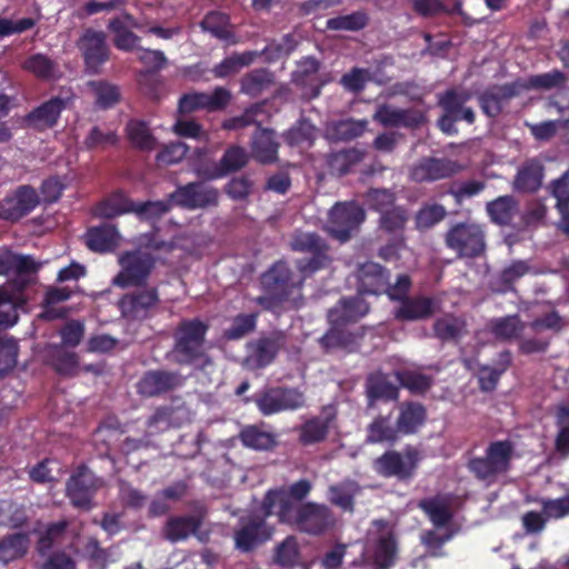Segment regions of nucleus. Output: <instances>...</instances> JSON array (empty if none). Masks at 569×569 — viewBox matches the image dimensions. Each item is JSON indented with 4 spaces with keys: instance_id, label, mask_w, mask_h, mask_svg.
Masks as SVG:
<instances>
[{
    "instance_id": "2eb2a0df",
    "label": "nucleus",
    "mask_w": 569,
    "mask_h": 569,
    "mask_svg": "<svg viewBox=\"0 0 569 569\" xmlns=\"http://www.w3.org/2000/svg\"><path fill=\"white\" fill-rule=\"evenodd\" d=\"M295 528L310 536H321L336 526L333 511L323 503L308 501L299 505Z\"/></svg>"
},
{
    "instance_id": "69168bd1",
    "label": "nucleus",
    "mask_w": 569,
    "mask_h": 569,
    "mask_svg": "<svg viewBox=\"0 0 569 569\" xmlns=\"http://www.w3.org/2000/svg\"><path fill=\"white\" fill-rule=\"evenodd\" d=\"M258 313H239L233 317L231 325L223 331V338L227 340H239L257 327Z\"/></svg>"
},
{
    "instance_id": "72a5a7b5",
    "label": "nucleus",
    "mask_w": 569,
    "mask_h": 569,
    "mask_svg": "<svg viewBox=\"0 0 569 569\" xmlns=\"http://www.w3.org/2000/svg\"><path fill=\"white\" fill-rule=\"evenodd\" d=\"M435 313V301L428 297H410L403 299L395 311V318L400 321L428 319Z\"/></svg>"
},
{
    "instance_id": "58836bf2",
    "label": "nucleus",
    "mask_w": 569,
    "mask_h": 569,
    "mask_svg": "<svg viewBox=\"0 0 569 569\" xmlns=\"http://www.w3.org/2000/svg\"><path fill=\"white\" fill-rule=\"evenodd\" d=\"M30 538L28 532H16L0 539V562L8 565L23 558L29 549Z\"/></svg>"
},
{
    "instance_id": "5701e85b",
    "label": "nucleus",
    "mask_w": 569,
    "mask_h": 569,
    "mask_svg": "<svg viewBox=\"0 0 569 569\" xmlns=\"http://www.w3.org/2000/svg\"><path fill=\"white\" fill-rule=\"evenodd\" d=\"M373 120L383 127H403L415 130L427 122V117L426 113L419 109H399L389 104H382L376 110Z\"/></svg>"
},
{
    "instance_id": "f03ea898",
    "label": "nucleus",
    "mask_w": 569,
    "mask_h": 569,
    "mask_svg": "<svg viewBox=\"0 0 569 569\" xmlns=\"http://www.w3.org/2000/svg\"><path fill=\"white\" fill-rule=\"evenodd\" d=\"M208 322L200 318L182 319L173 331L172 361L179 366H193L206 369L212 365L206 350Z\"/></svg>"
},
{
    "instance_id": "09e8293b",
    "label": "nucleus",
    "mask_w": 569,
    "mask_h": 569,
    "mask_svg": "<svg viewBox=\"0 0 569 569\" xmlns=\"http://www.w3.org/2000/svg\"><path fill=\"white\" fill-rule=\"evenodd\" d=\"M89 87L94 94V104L98 109L108 110L120 102L121 92L118 86L108 81H90Z\"/></svg>"
},
{
    "instance_id": "7c9ffc66",
    "label": "nucleus",
    "mask_w": 569,
    "mask_h": 569,
    "mask_svg": "<svg viewBox=\"0 0 569 569\" xmlns=\"http://www.w3.org/2000/svg\"><path fill=\"white\" fill-rule=\"evenodd\" d=\"M365 387L368 408H373L378 401H393L399 397L398 387L381 371L368 375Z\"/></svg>"
},
{
    "instance_id": "e433bc0d",
    "label": "nucleus",
    "mask_w": 569,
    "mask_h": 569,
    "mask_svg": "<svg viewBox=\"0 0 569 569\" xmlns=\"http://www.w3.org/2000/svg\"><path fill=\"white\" fill-rule=\"evenodd\" d=\"M426 408L419 402H403L399 406V416L396 426L400 435H412L425 423Z\"/></svg>"
},
{
    "instance_id": "13d9d810",
    "label": "nucleus",
    "mask_w": 569,
    "mask_h": 569,
    "mask_svg": "<svg viewBox=\"0 0 569 569\" xmlns=\"http://www.w3.org/2000/svg\"><path fill=\"white\" fill-rule=\"evenodd\" d=\"M248 163V154L242 147L232 146L222 154L216 177H223L242 169Z\"/></svg>"
},
{
    "instance_id": "39448f33",
    "label": "nucleus",
    "mask_w": 569,
    "mask_h": 569,
    "mask_svg": "<svg viewBox=\"0 0 569 569\" xmlns=\"http://www.w3.org/2000/svg\"><path fill=\"white\" fill-rule=\"evenodd\" d=\"M443 241L460 259H476L487 250L485 227L473 220L452 223L445 232Z\"/></svg>"
},
{
    "instance_id": "864d4df0",
    "label": "nucleus",
    "mask_w": 569,
    "mask_h": 569,
    "mask_svg": "<svg viewBox=\"0 0 569 569\" xmlns=\"http://www.w3.org/2000/svg\"><path fill=\"white\" fill-rule=\"evenodd\" d=\"M239 438L244 447L254 450H269L276 446L273 435L257 426L244 427L240 431Z\"/></svg>"
},
{
    "instance_id": "37998d69",
    "label": "nucleus",
    "mask_w": 569,
    "mask_h": 569,
    "mask_svg": "<svg viewBox=\"0 0 569 569\" xmlns=\"http://www.w3.org/2000/svg\"><path fill=\"white\" fill-rule=\"evenodd\" d=\"M273 73L267 68H257L246 73L241 81V92L256 98L268 90L273 83Z\"/></svg>"
},
{
    "instance_id": "4d7b16f0",
    "label": "nucleus",
    "mask_w": 569,
    "mask_h": 569,
    "mask_svg": "<svg viewBox=\"0 0 569 569\" xmlns=\"http://www.w3.org/2000/svg\"><path fill=\"white\" fill-rule=\"evenodd\" d=\"M23 69L40 80H51L56 76L57 63L43 53H34L24 60Z\"/></svg>"
},
{
    "instance_id": "bf43d9fd",
    "label": "nucleus",
    "mask_w": 569,
    "mask_h": 569,
    "mask_svg": "<svg viewBox=\"0 0 569 569\" xmlns=\"http://www.w3.org/2000/svg\"><path fill=\"white\" fill-rule=\"evenodd\" d=\"M367 120L348 118L333 122L331 134L336 140L348 142L361 137L367 130Z\"/></svg>"
},
{
    "instance_id": "f8f14e48",
    "label": "nucleus",
    "mask_w": 569,
    "mask_h": 569,
    "mask_svg": "<svg viewBox=\"0 0 569 569\" xmlns=\"http://www.w3.org/2000/svg\"><path fill=\"white\" fill-rule=\"evenodd\" d=\"M41 203V197L31 184H20L0 200V220L17 223Z\"/></svg>"
},
{
    "instance_id": "a19ab883",
    "label": "nucleus",
    "mask_w": 569,
    "mask_h": 569,
    "mask_svg": "<svg viewBox=\"0 0 569 569\" xmlns=\"http://www.w3.org/2000/svg\"><path fill=\"white\" fill-rule=\"evenodd\" d=\"M126 134L130 144L140 151H152L157 148V139L143 120L131 119L126 126Z\"/></svg>"
},
{
    "instance_id": "2f4dec72",
    "label": "nucleus",
    "mask_w": 569,
    "mask_h": 569,
    "mask_svg": "<svg viewBox=\"0 0 569 569\" xmlns=\"http://www.w3.org/2000/svg\"><path fill=\"white\" fill-rule=\"evenodd\" d=\"M320 62L313 57H307L298 63L297 70L292 73V82L301 88L309 89V97L317 98L321 93L327 80L319 78Z\"/></svg>"
},
{
    "instance_id": "c756f323",
    "label": "nucleus",
    "mask_w": 569,
    "mask_h": 569,
    "mask_svg": "<svg viewBox=\"0 0 569 569\" xmlns=\"http://www.w3.org/2000/svg\"><path fill=\"white\" fill-rule=\"evenodd\" d=\"M46 363L61 377L72 378L79 375V356L60 345H50L46 351Z\"/></svg>"
},
{
    "instance_id": "6e6d98bb",
    "label": "nucleus",
    "mask_w": 569,
    "mask_h": 569,
    "mask_svg": "<svg viewBox=\"0 0 569 569\" xmlns=\"http://www.w3.org/2000/svg\"><path fill=\"white\" fill-rule=\"evenodd\" d=\"M300 550L295 536L286 537L276 548L273 562L283 568H292L299 563Z\"/></svg>"
},
{
    "instance_id": "412c9836",
    "label": "nucleus",
    "mask_w": 569,
    "mask_h": 569,
    "mask_svg": "<svg viewBox=\"0 0 569 569\" xmlns=\"http://www.w3.org/2000/svg\"><path fill=\"white\" fill-rule=\"evenodd\" d=\"M461 167L448 158L425 157L410 169V179L415 182H433L450 178L458 173Z\"/></svg>"
},
{
    "instance_id": "dca6fc26",
    "label": "nucleus",
    "mask_w": 569,
    "mask_h": 569,
    "mask_svg": "<svg viewBox=\"0 0 569 569\" xmlns=\"http://www.w3.org/2000/svg\"><path fill=\"white\" fill-rule=\"evenodd\" d=\"M287 343L282 331H272L247 343L244 363L248 368L257 370L270 366Z\"/></svg>"
},
{
    "instance_id": "b1692460",
    "label": "nucleus",
    "mask_w": 569,
    "mask_h": 569,
    "mask_svg": "<svg viewBox=\"0 0 569 569\" xmlns=\"http://www.w3.org/2000/svg\"><path fill=\"white\" fill-rule=\"evenodd\" d=\"M67 107V100L61 97H52L32 109L24 118L28 127L38 131H44L57 126L61 112Z\"/></svg>"
},
{
    "instance_id": "338daca9",
    "label": "nucleus",
    "mask_w": 569,
    "mask_h": 569,
    "mask_svg": "<svg viewBox=\"0 0 569 569\" xmlns=\"http://www.w3.org/2000/svg\"><path fill=\"white\" fill-rule=\"evenodd\" d=\"M463 329L465 322L452 316L439 318L433 323L435 336L442 341L458 340Z\"/></svg>"
},
{
    "instance_id": "f704fd0d",
    "label": "nucleus",
    "mask_w": 569,
    "mask_h": 569,
    "mask_svg": "<svg viewBox=\"0 0 569 569\" xmlns=\"http://www.w3.org/2000/svg\"><path fill=\"white\" fill-rule=\"evenodd\" d=\"M367 152L363 149L346 148L327 156L328 171L332 176L342 177L351 172L359 164Z\"/></svg>"
},
{
    "instance_id": "4468645a",
    "label": "nucleus",
    "mask_w": 569,
    "mask_h": 569,
    "mask_svg": "<svg viewBox=\"0 0 569 569\" xmlns=\"http://www.w3.org/2000/svg\"><path fill=\"white\" fill-rule=\"evenodd\" d=\"M523 92L522 79L518 78L502 84H491L477 96L483 114L490 119L498 118L509 102Z\"/></svg>"
},
{
    "instance_id": "e2e57ef3",
    "label": "nucleus",
    "mask_w": 569,
    "mask_h": 569,
    "mask_svg": "<svg viewBox=\"0 0 569 569\" xmlns=\"http://www.w3.org/2000/svg\"><path fill=\"white\" fill-rule=\"evenodd\" d=\"M397 543L392 535L382 536L376 543L373 563L376 569H389L395 563Z\"/></svg>"
},
{
    "instance_id": "20e7f679",
    "label": "nucleus",
    "mask_w": 569,
    "mask_h": 569,
    "mask_svg": "<svg viewBox=\"0 0 569 569\" xmlns=\"http://www.w3.org/2000/svg\"><path fill=\"white\" fill-rule=\"evenodd\" d=\"M290 247L293 251L309 253L296 260V268L303 282L332 263L328 242L315 232H299L293 236Z\"/></svg>"
},
{
    "instance_id": "de8ad7c7",
    "label": "nucleus",
    "mask_w": 569,
    "mask_h": 569,
    "mask_svg": "<svg viewBox=\"0 0 569 569\" xmlns=\"http://www.w3.org/2000/svg\"><path fill=\"white\" fill-rule=\"evenodd\" d=\"M258 58L257 51L233 53L214 66L212 72L216 78H227L237 73L241 68L248 67Z\"/></svg>"
},
{
    "instance_id": "423d86ee",
    "label": "nucleus",
    "mask_w": 569,
    "mask_h": 569,
    "mask_svg": "<svg viewBox=\"0 0 569 569\" xmlns=\"http://www.w3.org/2000/svg\"><path fill=\"white\" fill-rule=\"evenodd\" d=\"M470 99V91L456 88L447 89L439 96L438 106L443 112L437 120V126L445 134L453 136L458 133L456 122L465 121L468 124L476 122V112L471 107H466Z\"/></svg>"
},
{
    "instance_id": "3c124183",
    "label": "nucleus",
    "mask_w": 569,
    "mask_h": 569,
    "mask_svg": "<svg viewBox=\"0 0 569 569\" xmlns=\"http://www.w3.org/2000/svg\"><path fill=\"white\" fill-rule=\"evenodd\" d=\"M409 219L408 210L401 206L391 207L380 213L379 227L389 234L402 236Z\"/></svg>"
},
{
    "instance_id": "5fc2aeb1",
    "label": "nucleus",
    "mask_w": 569,
    "mask_h": 569,
    "mask_svg": "<svg viewBox=\"0 0 569 569\" xmlns=\"http://www.w3.org/2000/svg\"><path fill=\"white\" fill-rule=\"evenodd\" d=\"M418 507L429 517L430 521L438 528L447 526L452 513L443 501L439 498H425L419 501Z\"/></svg>"
},
{
    "instance_id": "393cba45",
    "label": "nucleus",
    "mask_w": 569,
    "mask_h": 569,
    "mask_svg": "<svg viewBox=\"0 0 569 569\" xmlns=\"http://www.w3.org/2000/svg\"><path fill=\"white\" fill-rule=\"evenodd\" d=\"M86 66L89 69L97 70L109 59V47L106 41V34L92 29L86 30L78 42Z\"/></svg>"
},
{
    "instance_id": "052dcab7",
    "label": "nucleus",
    "mask_w": 569,
    "mask_h": 569,
    "mask_svg": "<svg viewBox=\"0 0 569 569\" xmlns=\"http://www.w3.org/2000/svg\"><path fill=\"white\" fill-rule=\"evenodd\" d=\"M108 30L114 34L113 44L117 49L129 52L139 48L140 37L122 26L120 20L110 19Z\"/></svg>"
},
{
    "instance_id": "1a4fd4ad",
    "label": "nucleus",
    "mask_w": 569,
    "mask_h": 569,
    "mask_svg": "<svg viewBox=\"0 0 569 569\" xmlns=\"http://www.w3.org/2000/svg\"><path fill=\"white\" fill-rule=\"evenodd\" d=\"M120 271L113 279V284L119 288H141L154 268L156 260L148 252L127 251L119 258Z\"/></svg>"
},
{
    "instance_id": "79ce46f5",
    "label": "nucleus",
    "mask_w": 569,
    "mask_h": 569,
    "mask_svg": "<svg viewBox=\"0 0 569 569\" xmlns=\"http://www.w3.org/2000/svg\"><path fill=\"white\" fill-rule=\"evenodd\" d=\"M543 178V167L540 161L531 159L518 171L515 178V188L522 192H536Z\"/></svg>"
},
{
    "instance_id": "4c0bfd02",
    "label": "nucleus",
    "mask_w": 569,
    "mask_h": 569,
    "mask_svg": "<svg viewBox=\"0 0 569 569\" xmlns=\"http://www.w3.org/2000/svg\"><path fill=\"white\" fill-rule=\"evenodd\" d=\"M86 237L88 248L94 252L101 253L114 250L119 241L117 228L109 223L90 228Z\"/></svg>"
},
{
    "instance_id": "774afa93",
    "label": "nucleus",
    "mask_w": 569,
    "mask_h": 569,
    "mask_svg": "<svg viewBox=\"0 0 569 569\" xmlns=\"http://www.w3.org/2000/svg\"><path fill=\"white\" fill-rule=\"evenodd\" d=\"M357 485H335L329 488V501L343 511L353 512L355 497L357 495Z\"/></svg>"
},
{
    "instance_id": "0e129e2a",
    "label": "nucleus",
    "mask_w": 569,
    "mask_h": 569,
    "mask_svg": "<svg viewBox=\"0 0 569 569\" xmlns=\"http://www.w3.org/2000/svg\"><path fill=\"white\" fill-rule=\"evenodd\" d=\"M395 376L399 383L412 393L427 392L433 382L430 376L411 370H398Z\"/></svg>"
},
{
    "instance_id": "7ed1b4c3",
    "label": "nucleus",
    "mask_w": 569,
    "mask_h": 569,
    "mask_svg": "<svg viewBox=\"0 0 569 569\" xmlns=\"http://www.w3.org/2000/svg\"><path fill=\"white\" fill-rule=\"evenodd\" d=\"M515 456L516 446L510 439L493 440L483 455L468 460L467 469L475 479L490 486L511 471Z\"/></svg>"
},
{
    "instance_id": "c03bdc74",
    "label": "nucleus",
    "mask_w": 569,
    "mask_h": 569,
    "mask_svg": "<svg viewBox=\"0 0 569 569\" xmlns=\"http://www.w3.org/2000/svg\"><path fill=\"white\" fill-rule=\"evenodd\" d=\"M133 210L134 202L130 200L123 191L119 190L100 201L94 212L98 217L112 219L123 213L132 212Z\"/></svg>"
},
{
    "instance_id": "0eeeda50",
    "label": "nucleus",
    "mask_w": 569,
    "mask_h": 569,
    "mask_svg": "<svg viewBox=\"0 0 569 569\" xmlns=\"http://www.w3.org/2000/svg\"><path fill=\"white\" fill-rule=\"evenodd\" d=\"M421 460L420 451L407 446L402 452L387 450L373 460V470L383 478H397L400 481L410 480Z\"/></svg>"
},
{
    "instance_id": "a211bd4d",
    "label": "nucleus",
    "mask_w": 569,
    "mask_h": 569,
    "mask_svg": "<svg viewBox=\"0 0 569 569\" xmlns=\"http://www.w3.org/2000/svg\"><path fill=\"white\" fill-rule=\"evenodd\" d=\"M184 383L178 371L152 369L143 372L136 383V391L142 398H158L170 393Z\"/></svg>"
},
{
    "instance_id": "c85d7f7f",
    "label": "nucleus",
    "mask_w": 569,
    "mask_h": 569,
    "mask_svg": "<svg viewBox=\"0 0 569 569\" xmlns=\"http://www.w3.org/2000/svg\"><path fill=\"white\" fill-rule=\"evenodd\" d=\"M369 309V303L359 296L342 298L328 311V319L335 327L345 326L359 321Z\"/></svg>"
},
{
    "instance_id": "ddd939ff",
    "label": "nucleus",
    "mask_w": 569,
    "mask_h": 569,
    "mask_svg": "<svg viewBox=\"0 0 569 569\" xmlns=\"http://www.w3.org/2000/svg\"><path fill=\"white\" fill-rule=\"evenodd\" d=\"M253 402L263 416H272L281 411H290L302 408L306 398L298 388L270 387L253 397Z\"/></svg>"
},
{
    "instance_id": "aec40b11",
    "label": "nucleus",
    "mask_w": 569,
    "mask_h": 569,
    "mask_svg": "<svg viewBox=\"0 0 569 569\" xmlns=\"http://www.w3.org/2000/svg\"><path fill=\"white\" fill-rule=\"evenodd\" d=\"M230 100L231 92L223 87H217L211 93L191 92L183 94L179 99L178 111L181 114H189L198 110L220 111L229 104Z\"/></svg>"
},
{
    "instance_id": "49530a36",
    "label": "nucleus",
    "mask_w": 569,
    "mask_h": 569,
    "mask_svg": "<svg viewBox=\"0 0 569 569\" xmlns=\"http://www.w3.org/2000/svg\"><path fill=\"white\" fill-rule=\"evenodd\" d=\"M490 332L499 340L511 341L520 336L525 325L519 315L495 318L490 321Z\"/></svg>"
},
{
    "instance_id": "a18cd8bd",
    "label": "nucleus",
    "mask_w": 569,
    "mask_h": 569,
    "mask_svg": "<svg viewBox=\"0 0 569 569\" xmlns=\"http://www.w3.org/2000/svg\"><path fill=\"white\" fill-rule=\"evenodd\" d=\"M530 271V264L525 260H513L509 266L505 267L496 278L495 290L506 293L515 290V283Z\"/></svg>"
},
{
    "instance_id": "473e14b6",
    "label": "nucleus",
    "mask_w": 569,
    "mask_h": 569,
    "mask_svg": "<svg viewBox=\"0 0 569 569\" xmlns=\"http://www.w3.org/2000/svg\"><path fill=\"white\" fill-rule=\"evenodd\" d=\"M335 413L315 416L306 420L298 429L299 442L311 446L325 441L329 435Z\"/></svg>"
},
{
    "instance_id": "9b49d317",
    "label": "nucleus",
    "mask_w": 569,
    "mask_h": 569,
    "mask_svg": "<svg viewBox=\"0 0 569 569\" xmlns=\"http://www.w3.org/2000/svg\"><path fill=\"white\" fill-rule=\"evenodd\" d=\"M267 517L260 513H250L239 519V528L234 531V547L241 552H251L271 539L274 528L267 522Z\"/></svg>"
},
{
    "instance_id": "f257e3e1",
    "label": "nucleus",
    "mask_w": 569,
    "mask_h": 569,
    "mask_svg": "<svg viewBox=\"0 0 569 569\" xmlns=\"http://www.w3.org/2000/svg\"><path fill=\"white\" fill-rule=\"evenodd\" d=\"M262 296L256 302L266 310L280 307L299 309L303 305V279L284 260L273 262L260 277Z\"/></svg>"
},
{
    "instance_id": "680f3d73",
    "label": "nucleus",
    "mask_w": 569,
    "mask_h": 569,
    "mask_svg": "<svg viewBox=\"0 0 569 569\" xmlns=\"http://www.w3.org/2000/svg\"><path fill=\"white\" fill-rule=\"evenodd\" d=\"M565 82L566 76L557 69L546 73L530 76L527 80L522 79L523 92L531 89L550 90L563 86Z\"/></svg>"
},
{
    "instance_id": "ea45409f",
    "label": "nucleus",
    "mask_w": 569,
    "mask_h": 569,
    "mask_svg": "<svg viewBox=\"0 0 569 569\" xmlns=\"http://www.w3.org/2000/svg\"><path fill=\"white\" fill-rule=\"evenodd\" d=\"M391 415L376 417L367 427V443H395L400 438L397 426L390 422Z\"/></svg>"
},
{
    "instance_id": "8fccbe9b",
    "label": "nucleus",
    "mask_w": 569,
    "mask_h": 569,
    "mask_svg": "<svg viewBox=\"0 0 569 569\" xmlns=\"http://www.w3.org/2000/svg\"><path fill=\"white\" fill-rule=\"evenodd\" d=\"M200 27L219 40L230 41L234 38V33L229 29V17L219 11L208 12L200 22Z\"/></svg>"
},
{
    "instance_id": "9d476101",
    "label": "nucleus",
    "mask_w": 569,
    "mask_h": 569,
    "mask_svg": "<svg viewBox=\"0 0 569 569\" xmlns=\"http://www.w3.org/2000/svg\"><path fill=\"white\" fill-rule=\"evenodd\" d=\"M102 483L86 465H80L66 482V496L74 508L89 511L94 507L93 499Z\"/></svg>"
},
{
    "instance_id": "6e6552de",
    "label": "nucleus",
    "mask_w": 569,
    "mask_h": 569,
    "mask_svg": "<svg viewBox=\"0 0 569 569\" xmlns=\"http://www.w3.org/2000/svg\"><path fill=\"white\" fill-rule=\"evenodd\" d=\"M366 219L365 209L356 201L337 202L329 211L326 231L345 243L359 230Z\"/></svg>"
},
{
    "instance_id": "4be33fe9",
    "label": "nucleus",
    "mask_w": 569,
    "mask_h": 569,
    "mask_svg": "<svg viewBox=\"0 0 569 569\" xmlns=\"http://www.w3.org/2000/svg\"><path fill=\"white\" fill-rule=\"evenodd\" d=\"M299 505L284 493L283 488L269 489L261 501L260 511L269 518L276 515L280 523L295 527Z\"/></svg>"
},
{
    "instance_id": "a878e982",
    "label": "nucleus",
    "mask_w": 569,
    "mask_h": 569,
    "mask_svg": "<svg viewBox=\"0 0 569 569\" xmlns=\"http://www.w3.org/2000/svg\"><path fill=\"white\" fill-rule=\"evenodd\" d=\"M357 278L361 295H381L388 290L389 271L379 263L367 261L360 264Z\"/></svg>"
},
{
    "instance_id": "bb28decb",
    "label": "nucleus",
    "mask_w": 569,
    "mask_h": 569,
    "mask_svg": "<svg viewBox=\"0 0 569 569\" xmlns=\"http://www.w3.org/2000/svg\"><path fill=\"white\" fill-rule=\"evenodd\" d=\"M197 516H173L163 526V536L170 542H179L194 535L202 525V518L207 513L204 506L197 508Z\"/></svg>"
},
{
    "instance_id": "cd10ccee",
    "label": "nucleus",
    "mask_w": 569,
    "mask_h": 569,
    "mask_svg": "<svg viewBox=\"0 0 569 569\" xmlns=\"http://www.w3.org/2000/svg\"><path fill=\"white\" fill-rule=\"evenodd\" d=\"M250 147L253 159L259 163L272 164L278 161L280 143L272 129L262 128L261 123H258Z\"/></svg>"
},
{
    "instance_id": "f3484780",
    "label": "nucleus",
    "mask_w": 569,
    "mask_h": 569,
    "mask_svg": "<svg viewBox=\"0 0 569 569\" xmlns=\"http://www.w3.org/2000/svg\"><path fill=\"white\" fill-rule=\"evenodd\" d=\"M219 192L214 187L201 181L189 182L169 194V202L188 210L203 209L217 206Z\"/></svg>"
},
{
    "instance_id": "c9c22d12",
    "label": "nucleus",
    "mask_w": 569,
    "mask_h": 569,
    "mask_svg": "<svg viewBox=\"0 0 569 569\" xmlns=\"http://www.w3.org/2000/svg\"><path fill=\"white\" fill-rule=\"evenodd\" d=\"M486 211L490 221L497 226H511L519 214V202L513 196H500L487 202Z\"/></svg>"
},
{
    "instance_id": "6ab92c4d",
    "label": "nucleus",
    "mask_w": 569,
    "mask_h": 569,
    "mask_svg": "<svg viewBox=\"0 0 569 569\" xmlns=\"http://www.w3.org/2000/svg\"><path fill=\"white\" fill-rule=\"evenodd\" d=\"M159 302L160 297L158 289L156 287H149L123 295L118 301V307L123 318L129 320H144Z\"/></svg>"
},
{
    "instance_id": "603ef678",
    "label": "nucleus",
    "mask_w": 569,
    "mask_h": 569,
    "mask_svg": "<svg viewBox=\"0 0 569 569\" xmlns=\"http://www.w3.org/2000/svg\"><path fill=\"white\" fill-rule=\"evenodd\" d=\"M447 216L446 208L437 202L423 203L415 214L416 229L426 231L441 222Z\"/></svg>"
}]
</instances>
